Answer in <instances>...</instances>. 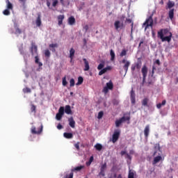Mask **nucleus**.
Returning <instances> with one entry per match:
<instances>
[{"label": "nucleus", "instance_id": "1", "mask_svg": "<svg viewBox=\"0 0 178 178\" xmlns=\"http://www.w3.org/2000/svg\"><path fill=\"white\" fill-rule=\"evenodd\" d=\"M65 112L67 115H72V108H70V106L67 105L65 106V108L63 106H60L59 108L58 112L56 115V120H62V118H63Z\"/></svg>", "mask_w": 178, "mask_h": 178}, {"label": "nucleus", "instance_id": "2", "mask_svg": "<svg viewBox=\"0 0 178 178\" xmlns=\"http://www.w3.org/2000/svg\"><path fill=\"white\" fill-rule=\"evenodd\" d=\"M164 34H168L169 33L168 36H163ZM172 33L169 32L168 29H161L160 31L158 32V37L161 39L162 42H165V41H167V42H170L172 41Z\"/></svg>", "mask_w": 178, "mask_h": 178}, {"label": "nucleus", "instance_id": "3", "mask_svg": "<svg viewBox=\"0 0 178 178\" xmlns=\"http://www.w3.org/2000/svg\"><path fill=\"white\" fill-rule=\"evenodd\" d=\"M81 169H84V165L75 167L74 168L72 169V172L70 174H66L63 178H73V172H80Z\"/></svg>", "mask_w": 178, "mask_h": 178}, {"label": "nucleus", "instance_id": "4", "mask_svg": "<svg viewBox=\"0 0 178 178\" xmlns=\"http://www.w3.org/2000/svg\"><path fill=\"white\" fill-rule=\"evenodd\" d=\"M109 90H113V82H112V81H109V82L106 83V86L104 87L102 92L108 94V92H109Z\"/></svg>", "mask_w": 178, "mask_h": 178}, {"label": "nucleus", "instance_id": "5", "mask_svg": "<svg viewBox=\"0 0 178 178\" xmlns=\"http://www.w3.org/2000/svg\"><path fill=\"white\" fill-rule=\"evenodd\" d=\"M143 65V62L140 61V60H138L136 63L133 64L131 67V73H134L136 71V69L140 71V69H141V66Z\"/></svg>", "mask_w": 178, "mask_h": 178}, {"label": "nucleus", "instance_id": "6", "mask_svg": "<svg viewBox=\"0 0 178 178\" xmlns=\"http://www.w3.org/2000/svg\"><path fill=\"white\" fill-rule=\"evenodd\" d=\"M129 120H130V116H123L119 120H115V127H120L122 123H124V122H127Z\"/></svg>", "mask_w": 178, "mask_h": 178}, {"label": "nucleus", "instance_id": "7", "mask_svg": "<svg viewBox=\"0 0 178 178\" xmlns=\"http://www.w3.org/2000/svg\"><path fill=\"white\" fill-rule=\"evenodd\" d=\"M143 26H146L145 30H147L148 27H152L154 26V19H152V16H149L143 24Z\"/></svg>", "mask_w": 178, "mask_h": 178}, {"label": "nucleus", "instance_id": "8", "mask_svg": "<svg viewBox=\"0 0 178 178\" xmlns=\"http://www.w3.org/2000/svg\"><path fill=\"white\" fill-rule=\"evenodd\" d=\"M42 129L43 126L42 124L40 125V127L38 129L35 126H32L31 129V133L32 134H41L42 133Z\"/></svg>", "mask_w": 178, "mask_h": 178}, {"label": "nucleus", "instance_id": "9", "mask_svg": "<svg viewBox=\"0 0 178 178\" xmlns=\"http://www.w3.org/2000/svg\"><path fill=\"white\" fill-rule=\"evenodd\" d=\"M114 26L117 31H120V30H123V28L124 27V24L119 20H117L114 22Z\"/></svg>", "mask_w": 178, "mask_h": 178}, {"label": "nucleus", "instance_id": "10", "mask_svg": "<svg viewBox=\"0 0 178 178\" xmlns=\"http://www.w3.org/2000/svg\"><path fill=\"white\" fill-rule=\"evenodd\" d=\"M121 63L124 64L123 69L125 73H127V71L129 70V67H130V65H131L130 61L126 59H123L122 60Z\"/></svg>", "mask_w": 178, "mask_h": 178}, {"label": "nucleus", "instance_id": "11", "mask_svg": "<svg viewBox=\"0 0 178 178\" xmlns=\"http://www.w3.org/2000/svg\"><path fill=\"white\" fill-rule=\"evenodd\" d=\"M119 137H120V131L119 130L115 131L113 134L112 142L113 143H116L118 140H119Z\"/></svg>", "mask_w": 178, "mask_h": 178}, {"label": "nucleus", "instance_id": "12", "mask_svg": "<svg viewBox=\"0 0 178 178\" xmlns=\"http://www.w3.org/2000/svg\"><path fill=\"white\" fill-rule=\"evenodd\" d=\"M64 19H65V15H60L57 17L58 26H62V24H63Z\"/></svg>", "mask_w": 178, "mask_h": 178}, {"label": "nucleus", "instance_id": "13", "mask_svg": "<svg viewBox=\"0 0 178 178\" xmlns=\"http://www.w3.org/2000/svg\"><path fill=\"white\" fill-rule=\"evenodd\" d=\"M143 76L147 77V74H148V67H147V65H143L141 70Z\"/></svg>", "mask_w": 178, "mask_h": 178}, {"label": "nucleus", "instance_id": "14", "mask_svg": "<svg viewBox=\"0 0 178 178\" xmlns=\"http://www.w3.org/2000/svg\"><path fill=\"white\" fill-rule=\"evenodd\" d=\"M69 124L70 127L72 129H74L76 127V122L74 121V119H73V117H71L68 119Z\"/></svg>", "mask_w": 178, "mask_h": 178}, {"label": "nucleus", "instance_id": "15", "mask_svg": "<svg viewBox=\"0 0 178 178\" xmlns=\"http://www.w3.org/2000/svg\"><path fill=\"white\" fill-rule=\"evenodd\" d=\"M58 47H59L58 43L50 44L49 45V47L50 49V51H51V52H56V49L55 48H58Z\"/></svg>", "mask_w": 178, "mask_h": 178}, {"label": "nucleus", "instance_id": "16", "mask_svg": "<svg viewBox=\"0 0 178 178\" xmlns=\"http://www.w3.org/2000/svg\"><path fill=\"white\" fill-rule=\"evenodd\" d=\"M111 69H112V67H111V66L103 68L102 70H101L99 71V76H102V74H105V73H106L108 72V70H111Z\"/></svg>", "mask_w": 178, "mask_h": 178}, {"label": "nucleus", "instance_id": "17", "mask_svg": "<svg viewBox=\"0 0 178 178\" xmlns=\"http://www.w3.org/2000/svg\"><path fill=\"white\" fill-rule=\"evenodd\" d=\"M31 53L32 55H34V54H35L37 55V54H38L37 45L34 44L33 43L31 45Z\"/></svg>", "mask_w": 178, "mask_h": 178}, {"label": "nucleus", "instance_id": "18", "mask_svg": "<svg viewBox=\"0 0 178 178\" xmlns=\"http://www.w3.org/2000/svg\"><path fill=\"white\" fill-rule=\"evenodd\" d=\"M83 60L85 64V67H84L83 70L85 72H88V70H90V63H88V60H87L86 58H83Z\"/></svg>", "mask_w": 178, "mask_h": 178}, {"label": "nucleus", "instance_id": "19", "mask_svg": "<svg viewBox=\"0 0 178 178\" xmlns=\"http://www.w3.org/2000/svg\"><path fill=\"white\" fill-rule=\"evenodd\" d=\"M159 156H157L154 157L153 161V165H156L159 162H161L162 161V156H161V154H159Z\"/></svg>", "mask_w": 178, "mask_h": 178}, {"label": "nucleus", "instance_id": "20", "mask_svg": "<svg viewBox=\"0 0 178 178\" xmlns=\"http://www.w3.org/2000/svg\"><path fill=\"white\" fill-rule=\"evenodd\" d=\"M35 24L38 27H40L41 24H42V22H41V15L38 14V17L35 20Z\"/></svg>", "mask_w": 178, "mask_h": 178}, {"label": "nucleus", "instance_id": "21", "mask_svg": "<svg viewBox=\"0 0 178 178\" xmlns=\"http://www.w3.org/2000/svg\"><path fill=\"white\" fill-rule=\"evenodd\" d=\"M14 28L15 30V34L17 35V34H22V29H20V28H19V25L15 23L14 24Z\"/></svg>", "mask_w": 178, "mask_h": 178}, {"label": "nucleus", "instance_id": "22", "mask_svg": "<svg viewBox=\"0 0 178 178\" xmlns=\"http://www.w3.org/2000/svg\"><path fill=\"white\" fill-rule=\"evenodd\" d=\"M68 24H70V26H73L74 24H76V19L74 18V17L71 16L68 18Z\"/></svg>", "mask_w": 178, "mask_h": 178}, {"label": "nucleus", "instance_id": "23", "mask_svg": "<svg viewBox=\"0 0 178 178\" xmlns=\"http://www.w3.org/2000/svg\"><path fill=\"white\" fill-rule=\"evenodd\" d=\"M76 53V50L74 49L71 48L70 50V62H72L74 58V54Z\"/></svg>", "mask_w": 178, "mask_h": 178}, {"label": "nucleus", "instance_id": "24", "mask_svg": "<svg viewBox=\"0 0 178 178\" xmlns=\"http://www.w3.org/2000/svg\"><path fill=\"white\" fill-rule=\"evenodd\" d=\"M144 134L145 138H148V136H149V125H146L144 129Z\"/></svg>", "mask_w": 178, "mask_h": 178}, {"label": "nucleus", "instance_id": "25", "mask_svg": "<svg viewBox=\"0 0 178 178\" xmlns=\"http://www.w3.org/2000/svg\"><path fill=\"white\" fill-rule=\"evenodd\" d=\"M6 3L7 9H9L10 10H13V4H12V3H10L9 0H6Z\"/></svg>", "mask_w": 178, "mask_h": 178}, {"label": "nucleus", "instance_id": "26", "mask_svg": "<svg viewBox=\"0 0 178 178\" xmlns=\"http://www.w3.org/2000/svg\"><path fill=\"white\" fill-rule=\"evenodd\" d=\"M168 17L170 20H173V17H175V9H170L168 12Z\"/></svg>", "mask_w": 178, "mask_h": 178}, {"label": "nucleus", "instance_id": "27", "mask_svg": "<svg viewBox=\"0 0 178 178\" xmlns=\"http://www.w3.org/2000/svg\"><path fill=\"white\" fill-rule=\"evenodd\" d=\"M63 136H64L65 138H67L68 140L70 138H73V134H72V133L65 132L63 134Z\"/></svg>", "mask_w": 178, "mask_h": 178}, {"label": "nucleus", "instance_id": "28", "mask_svg": "<svg viewBox=\"0 0 178 178\" xmlns=\"http://www.w3.org/2000/svg\"><path fill=\"white\" fill-rule=\"evenodd\" d=\"M149 101V99L145 97L142 100V105L143 106H148V102Z\"/></svg>", "mask_w": 178, "mask_h": 178}, {"label": "nucleus", "instance_id": "29", "mask_svg": "<svg viewBox=\"0 0 178 178\" xmlns=\"http://www.w3.org/2000/svg\"><path fill=\"white\" fill-rule=\"evenodd\" d=\"M35 63L37 65H39L40 67H41V66H42V63L40 62V58H38V56H35Z\"/></svg>", "mask_w": 178, "mask_h": 178}, {"label": "nucleus", "instance_id": "30", "mask_svg": "<svg viewBox=\"0 0 178 178\" xmlns=\"http://www.w3.org/2000/svg\"><path fill=\"white\" fill-rule=\"evenodd\" d=\"M83 81H84L83 76L78 77V82L76 83V86H81V84H83Z\"/></svg>", "mask_w": 178, "mask_h": 178}, {"label": "nucleus", "instance_id": "31", "mask_svg": "<svg viewBox=\"0 0 178 178\" xmlns=\"http://www.w3.org/2000/svg\"><path fill=\"white\" fill-rule=\"evenodd\" d=\"M126 55H127V50H126V49H123L120 54V56L123 58V56H126Z\"/></svg>", "mask_w": 178, "mask_h": 178}, {"label": "nucleus", "instance_id": "32", "mask_svg": "<svg viewBox=\"0 0 178 178\" xmlns=\"http://www.w3.org/2000/svg\"><path fill=\"white\" fill-rule=\"evenodd\" d=\"M110 55H111V60H115V51H113V49H111L110 51Z\"/></svg>", "mask_w": 178, "mask_h": 178}, {"label": "nucleus", "instance_id": "33", "mask_svg": "<svg viewBox=\"0 0 178 178\" xmlns=\"http://www.w3.org/2000/svg\"><path fill=\"white\" fill-rule=\"evenodd\" d=\"M173 6H175V2L169 1L168 3V9H172V8H173Z\"/></svg>", "mask_w": 178, "mask_h": 178}, {"label": "nucleus", "instance_id": "34", "mask_svg": "<svg viewBox=\"0 0 178 178\" xmlns=\"http://www.w3.org/2000/svg\"><path fill=\"white\" fill-rule=\"evenodd\" d=\"M128 178H134V171L129 170L128 174Z\"/></svg>", "mask_w": 178, "mask_h": 178}, {"label": "nucleus", "instance_id": "35", "mask_svg": "<svg viewBox=\"0 0 178 178\" xmlns=\"http://www.w3.org/2000/svg\"><path fill=\"white\" fill-rule=\"evenodd\" d=\"M95 148H96L97 151H101V149H102V145L97 143L95 145Z\"/></svg>", "mask_w": 178, "mask_h": 178}, {"label": "nucleus", "instance_id": "36", "mask_svg": "<svg viewBox=\"0 0 178 178\" xmlns=\"http://www.w3.org/2000/svg\"><path fill=\"white\" fill-rule=\"evenodd\" d=\"M105 67V63H101L100 64H99L97 69L98 70H102V69H104V67Z\"/></svg>", "mask_w": 178, "mask_h": 178}, {"label": "nucleus", "instance_id": "37", "mask_svg": "<svg viewBox=\"0 0 178 178\" xmlns=\"http://www.w3.org/2000/svg\"><path fill=\"white\" fill-rule=\"evenodd\" d=\"M10 10L9 9H6L3 11V14L5 15V16H9V15H10V11H9Z\"/></svg>", "mask_w": 178, "mask_h": 178}, {"label": "nucleus", "instance_id": "38", "mask_svg": "<svg viewBox=\"0 0 178 178\" xmlns=\"http://www.w3.org/2000/svg\"><path fill=\"white\" fill-rule=\"evenodd\" d=\"M44 56H46V58H49V56H51V51H49V50L46 49L44 51Z\"/></svg>", "mask_w": 178, "mask_h": 178}, {"label": "nucleus", "instance_id": "39", "mask_svg": "<svg viewBox=\"0 0 178 178\" xmlns=\"http://www.w3.org/2000/svg\"><path fill=\"white\" fill-rule=\"evenodd\" d=\"M106 170V163H104V164L102 165L100 170L105 172Z\"/></svg>", "mask_w": 178, "mask_h": 178}, {"label": "nucleus", "instance_id": "40", "mask_svg": "<svg viewBox=\"0 0 178 178\" xmlns=\"http://www.w3.org/2000/svg\"><path fill=\"white\" fill-rule=\"evenodd\" d=\"M37 109V107L34 105V104H31V112H33L34 113H35V110Z\"/></svg>", "mask_w": 178, "mask_h": 178}, {"label": "nucleus", "instance_id": "41", "mask_svg": "<svg viewBox=\"0 0 178 178\" xmlns=\"http://www.w3.org/2000/svg\"><path fill=\"white\" fill-rule=\"evenodd\" d=\"M23 92L24 93L31 92V89H30V88H25L23 89Z\"/></svg>", "mask_w": 178, "mask_h": 178}, {"label": "nucleus", "instance_id": "42", "mask_svg": "<svg viewBox=\"0 0 178 178\" xmlns=\"http://www.w3.org/2000/svg\"><path fill=\"white\" fill-rule=\"evenodd\" d=\"M52 6H54V8H55L58 5V3H59V1L58 0H52Z\"/></svg>", "mask_w": 178, "mask_h": 178}, {"label": "nucleus", "instance_id": "43", "mask_svg": "<svg viewBox=\"0 0 178 178\" xmlns=\"http://www.w3.org/2000/svg\"><path fill=\"white\" fill-rule=\"evenodd\" d=\"M102 116H104V112L99 111L98 113L97 119H102Z\"/></svg>", "mask_w": 178, "mask_h": 178}, {"label": "nucleus", "instance_id": "44", "mask_svg": "<svg viewBox=\"0 0 178 178\" xmlns=\"http://www.w3.org/2000/svg\"><path fill=\"white\" fill-rule=\"evenodd\" d=\"M70 87H74V79H71L70 81Z\"/></svg>", "mask_w": 178, "mask_h": 178}, {"label": "nucleus", "instance_id": "45", "mask_svg": "<svg viewBox=\"0 0 178 178\" xmlns=\"http://www.w3.org/2000/svg\"><path fill=\"white\" fill-rule=\"evenodd\" d=\"M147 86H154V81H152V79H149L147 80Z\"/></svg>", "mask_w": 178, "mask_h": 178}, {"label": "nucleus", "instance_id": "46", "mask_svg": "<svg viewBox=\"0 0 178 178\" xmlns=\"http://www.w3.org/2000/svg\"><path fill=\"white\" fill-rule=\"evenodd\" d=\"M63 86H64V87L67 86V81H66V76L63 78Z\"/></svg>", "mask_w": 178, "mask_h": 178}, {"label": "nucleus", "instance_id": "47", "mask_svg": "<svg viewBox=\"0 0 178 178\" xmlns=\"http://www.w3.org/2000/svg\"><path fill=\"white\" fill-rule=\"evenodd\" d=\"M74 147L75 148L77 149V151H80V143H76L75 145H74Z\"/></svg>", "mask_w": 178, "mask_h": 178}, {"label": "nucleus", "instance_id": "48", "mask_svg": "<svg viewBox=\"0 0 178 178\" xmlns=\"http://www.w3.org/2000/svg\"><path fill=\"white\" fill-rule=\"evenodd\" d=\"M131 98H136V93L134 92V90L131 91Z\"/></svg>", "mask_w": 178, "mask_h": 178}, {"label": "nucleus", "instance_id": "49", "mask_svg": "<svg viewBox=\"0 0 178 178\" xmlns=\"http://www.w3.org/2000/svg\"><path fill=\"white\" fill-rule=\"evenodd\" d=\"M155 70H156V67L155 66L152 67V77H154V74L155 73Z\"/></svg>", "mask_w": 178, "mask_h": 178}, {"label": "nucleus", "instance_id": "50", "mask_svg": "<svg viewBox=\"0 0 178 178\" xmlns=\"http://www.w3.org/2000/svg\"><path fill=\"white\" fill-rule=\"evenodd\" d=\"M113 105H119V100L114 99L113 100Z\"/></svg>", "mask_w": 178, "mask_h": 178}, {"label": "nucleus", "instance_id": "51", "mask_svg": "<svg viewBox=\"0 0 178 178\" xmlns=\"http://www.w3.org/2000/svg\"><path fill=\"white\" fill-rule=\"evenodd\" d=\"M99 176H102V177H104L105 176V171L100 170Z\"/></svg>", "mask_w": 178, "mask_h": 178}, {"label": "nucleus", "instance_id": "52", "mask_svg": "<svg viewBox=\"0 0 178 178\" xmlns=\"http://www.w3.org/2000/svg\"><path fill=\"white\" fill-rule=\"evenodd\" d=\"M57 129L58 130H62V129H63V126H62V124H60V123H59L58 125H57Z\"/></svg>", "mask_w": 178, "mask_h": 178}, {"label": "nucleus", "instance_id": "53", "mask_svg": "<svg viewBox=\"0 0 178 178\" xmlns=\"http://www.w3.org/2000/svg\"><path fill=\"white\" fill-rule=\"evenodd\" d=\"M88 25H86L85 26H83V30H85V32L87 33V31H88Z\"/></svg>", "mask_w": 178, "mask_h": 178}, {"label": "nucleus", "instance_id": "54", "mask_svg": "<svg viewBox=\"0 0 178 178\" xmlns=\"http://www.w3.org/2000/svg\"><path fill=\"white\" fill-rule=\"evenodd\" d=\"M131 102L133 105L136 104V97L135 98H131Z\"/></svg>", "mask_w": 178, "mask_h": 178}, {"label": "nucleus", "instance_id": "55", "mask_svg": "<svg viewBox=\"0 0 178 178\" xmlns=\"http://www.w3.org/2000/svg\"><path fill=\"white\" fill-rule=\"evenodd\" d=\"M156 108H157L158 109H161V108H162V104H161V103L156 104Z\"/></svg>", "mask_w": 178, "mask_h": 178}, {"label": "nucleus", "instance_id": "56", "mask_svg": "<svg viewBox=\"0 0 178 178\" xmlns=\"http://www.w3.org/2000/svg\"><path fill=\"white\" fill-rule=\"evenodd\" d=\"M161 104L162 106H165V105H166V100H163Z\"/></svg>", "mask_w": 178, "mask_h": 178}, {"label": "nucleus", "instance_id": "57", "mask_svg": "<svg viewBox=\"0 0 178 178\" xmlns=\"http://www.w3.org/2000/svg\"><path fill=\"white\" fill-rule=\"evenodd\" d=\"M92 161H94V156H92L90 157V159H89L90 163H92Z\"/></svg>", "mask_w": 178, "mask_h": 178}, {"label": "nucleus", "instance_id": "58", "mask_svg": "<svg viewBox=\"0 0 178 178\" xmlns=\"http://www.w3.org/2000/svg\"><path fill=\"white\" fill-rule=\"evenodd\" d=\"M155 63L159 66L161 65V61H159V60H156Z\"/></svg>", "mask_w": 178, "mask_h": 178}, {"label": "nucleus", "instance_id": "59", "mask_svg": "<svg viewBox=\"0 0 178 178\" xmlns=\"http://www.w3.org/2000/svg\"><path fill=\"white\" fill-rule=\"evenodd\" d=\"M60 3H61V5H62L63 6H65V1H63V0H60Z\"/></svg>", "mask_w": 178, "mask_h": 178}, {"label": "nucleus", "instance_id": "60", "mask_svg": "<svg viewBox=\"0 0 178 178\" xmlns=\"http://www.w3.org/2000/svg\"><path fill=\"white\" fill-rule=\"evenodd\" d=\"M127 158L128 159H131V156H130V154H127Z\"/></svg>", "mask_w": 178, "mask_h": 178}, {"label": "nucleus", "instance_id": "61", "mask_svg": "<svg viewBox=\"0 0 178 178\" xmlns=\"http://www.w3.org/2000/svg\"><path fill=\"white\" fill-rule=\"evenodd\" d=\"M83 44L87 45V40L86 38L83 39Z\"/></svg>", "mask_w": 178, "mask_h": 178}, {"label": "nucleus", "instance_id": "62", "mask_svg": "<svg viewBox=\"0 0 178 178\" xmlns=\"http://www.w3.org/2000/svg\"><path fill=\"white\" fill-rule=\"evenodd\" d=\"M126 22H127V23H131V19H127Z\"/></svg>", "mask_w": 178, "mask_h": 178}, {"label": "nucleus", "instance_id": "63", "mask_svg": "<svg viewBox=\"0 0 178 178\" xmlns=\"http://www.w3.org/2000/svg\"><path fill=\"white\" fill-rule=\"evenodd\" d=\"M121 155H126V151H122L121 152Z\"/></svg>", "mask_w": 178, "mask_h": 178}, {"label": "nucleus", "instance_id": "64", "mask_svg": "<svg viewBox=\"0 0 178 178\" xmlns=\"http://www.w3.org/2000/svg\"><path fill=\"white\" fill-rule=\"evenodd\" d=\"M145 79H147V77L143 76V84H144V83H145Z\"/></svg>", "mask_w": 178, "mask_h": 178}]
</instances>
